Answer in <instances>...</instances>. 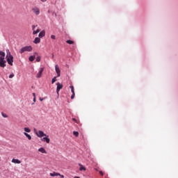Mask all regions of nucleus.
Segmentation results:
<instances>
[{"label":"nucleus","instance_id":"1","mask_svg":"<svg viewBox=\"0 0 178 178\" xmlns=\"http://www.w3.org/2000/svg\"><path fill=\"white\" fill-rule=\"evenodd\" d=\"M6 52V61L8 62V65H10V66H13V56L10 54L9 49H7Z\"/></svg>","mask_w":178,"mask_h":178},{"label":"nucleus","instance_id":"2","mask_svg":"<svg viewBox=\"0 0 178 178\" xmlns=\"http://www.w3.org/2000/svg\"><path fill=\"white\" fill-rule=\"evenodd\" d=\"M33 51V47L25 46L19 49V54H24V52H31Z\"/></svg>","mask_w":178,"mask_h":178},{"label":"nucleus","instance_id":"3","mask_svg":"<svg viewBox=\"0 0 178 178\" xmlns=\"http://www.w3.org/2000/svg\"><path fill=\"white\" fill-rule=\"evenodd\" d=\"M0 67H6V60L3 57H0Z\"/></svg>","mask_w":178,"mask_h":178},{"label":"nucleus","instance_id":"4","mask_svg":"<svg viewBox=\"0 0 178 178\" xmlns=\"http://www.w3.org/2000/svg\"><path fill=\"white\" fill-rule=\"evenodd\" d=\"M56 86H57L56 92H57V95H59V91H60V90L63 88V85L59 82H57Z\"/></svg>","mask_w":178,"mask_h":178},{"label":"nucleus","instance_id":"5","mask_svg":"<svg viewBox=\"0 0 178 178\" xmlns=\"http://www.w3.org/2000/svg\"><path fill=\"white\" fill-rule=\"evenodd\" d=\"M35 134L38 137L40 138L44 137V136H47V134L44 133L42 131H38V132H35Z\"/></svg>","mask_w":178,"mask_h":178},{"label":"nucleus","instance_id":"6","mask_svg":"<svg viewBox=\"0 0 178 178\" xmlns=\"http://www.w3.org/2000/svg\"><path fill=\"white\" fill-rule=\"evenodd\" d=\"M70 88L71 89V92L72 95H71V99H74V97L76 94L74 93V87L73 86H70Z\"/></svg>","mask_w":178,"mask_h":178},{"label":"nucleus","instance_id":"7","mask_svg":"<svg viewBox=\"0 0 178 178\" xmlns=\"http://www.w3.org/2000/svg\"><path fill=\"white\" fill-rule=\"evenodd\" d=\"M49 136L47 135V136H44V138H42L41 139L42 141H43V143H47V144H49V141H51V140L49 139V138H48Z\"/></svg>","mask_w":178,"mask_h":178},{"label":"nucleus","instance_id":"8","mask_svg":"<svg viewBox=\"0 0 178 178\" xmlns=\"http://www.w3.org/2000/svg\"><path fill=\"white\" fill-rule=\"evenodd\" d=\"M56 73L57 74V77H60V70L59 69V66L58 65H55Z\"/></svg>","mask_w":178,"mask_h":178},{"label":"nucleus","instance_id":"9","mask_svg":"<svg viewBox=\"0 0 178 178\" xmlns=\"http://www.w3.org/2000/svg\"><path fill=\"white\" fill-rule=\"evenodd\" d=\"M43 72H44V67H41L40 71L38 72L36 75L37 79H40L41 76H42Z\"/></svg>","mask_w":178,"mask_h":178},{"label":"nucleus","instance_id":"10","mask_svg":"<svg viewBox=\"0 0 178 178\" xmlns=\"http://www.w3.org/2000/svg\"><path fill=\"white\" fill-rule=\"evenodd\" d=\"M32 10L35 13V15H36L37 16H38V15H40V8L35 7V8H33L32 9Z\"/></svg>","mask_w":178,"mask_h":178},{"label":"nucleus","instance_id":"11","mask_svg":"<svg viewBox=\"0 0 178 178\" xmlns=\"http://www.w3.org/2000/svg\"><path fill=\"white\" fill-rule=\"evenodd\" d=\"M39 38H42V37H45V31H42L39 33L38 35Z\"/></svg>","mask_w":178,"mask_h":178},{"label":"nucleus","instance_id":"12","mask_svg":"<svg viewBox=\"0 0 178 178\" xmlns=\"http://www.w3.org/2000/svg\"><path fill=\"white\" fill-rule=\"evenodd\" d=\"M39 152H41L42 154H47V150L44 147H40L38 149Z\"/></svg>","mask_w":178,"mask_h":178},{"label":"nucleus","instance_id":"13","mask_svg":"<svg viewBox=\"0 0 178 178\" xmlns=\"http://www.w3.org/2000/svg\"><path fill=\"white\" fill-rule=\"evenodd\" d=\"M12 162L13 163H22V161H20V160L17 159H12Z\"/></svg>","mask_w":178,"mask_h":178},{"label":"nucleus","instance_id":"14","mask_svg":"<svg viewBox=\"0 0 178 178\" xmlns=\"http://www.w3.org/2000/svg\"><path fill=\"white\" fill-rule=\"evenodd\" d=\"M50 176L51 177H55V176H60V174L58 172H54L52 173H50Z\"/></svg>","mask_w":178,"mask_h":178},{"label":"nucleus","instance_id":"15","mask_svg":"<svg viewBox=\"0 0 178 178\" xmlns=\"http://www.w3.org/2000/svg\"><path fill=\"white\" fill-rule=\"evenodd\" d=\"M33 42L34 44H40V42H41V39L40 38H35Z\"/></svg>","mask_w":178,"mask_h":178},{"label":"nucleus","instance_id":"16","mask_svg":"<svg viewBox=\"0 0 178 178\" xmlns=\"http://www.w3.org/2000/svg\"><path fill=\"white\" fill-rule=\"evenodd\" d=\"M24 134L28 138V140H31V136L27 134V132H24Z\"/></svg>","mask_w":178,"mask_h":178},{"label":"nucleus","instance_id":"17","mask_svg":"<svg viewBox=\"0 0 178 178\" xmlns=\"http://www.w3.org/2000/svg\"><path fill=\"white\" fill-rule=\"evenodd\" d=\"M34 59H35V56H31L29 57L30 62H33Z\"/></svg>","mask_w":178,"mask_h":178},{"label":"nucleus","instance_id":"18","mask_svg":"<svg viewBox=\"0 0 178 178\" xmlns=\"http://www.w3.org/2000/svg\"><path fill=\"white\" fill-rule=\"evenodd\" d=\"M24 130L25 133H30L31 131V129H30V128H29V127H24Z\"/></svg>","mask_w":178,"mask_h":178},{"label":"nucleus","instance_id":"19","mask_svg":"<svg viewBox=\"0 0 178 178\" xmlns=\"http://www.w3.org/2000/svg\"><path fill=\"white\" fill-rule=\"evenodd\" d=\"M38 33H40V29H37L36 30L33 31V35H35V34H38Z\"/></svg>","mask_w":178,"mask_h":178},{"label":"nucleus","instance_id":"20","mask_svg":"<svg viewBox=\"0 0 178 178\" xmlns=\"http://www.w3.org/2000/svg\"><path fill=\"white\" fill-rule=\"evenodd\" d=\"M79 166H80L79 170H81V171H82V170H86V167L83 166V165L79 164Z\"/></svg>","mask_w":178,"mask_h":178},{"label":"nucleus","instance_id":"21","mask_svg":"<svg viewBox=\"0 0 178 178\" xmlns=\"http://www.w3.org/2000/svg\"><path fill=\"white\" fill-rule=\"evenodd\" d=\"M0 58H5V52L0 51Z\"/></svg>","mask_w":178,"mask_h":178},{"label":"nucleus","instance_id":"22","mask_svg":"<svg viewBox=\"0 0 178 178\" xmlns=\"http://www.w3.org/2000/svg\"><path fill=\"white\" fill-rule=\"evenodd\" d=\"M67 44H69L70 45H72V44H74V42L73 40H67L66 41Z\"/></svg>","mask_w":178,"mask_h":178},{"label":"nucleus","instance_id":"23","mask_svg":"<svg viewBox=\"0 0 178 178\" xmlns=\"http://www.w3.org/2000/svg\"><path fill=\"white\" fill-rule=\"evenodd\" d=\"M56 77H58V76H54L52 79H51V84H54V83H55V81H56Z\"/></svg>","mask_w":178,"mask_h":178},{"label":"nucleus","instance_id":"24","mask_svg":"<svg viewBox=\"0 0 178 178\" xmlns=\"http://www.w3.org/2000/svg\"><path fill=\"white\" fill-rule=\"evenodd\" d=\"M36 62H41V56H38L36 57Z\"/></svg>","mask_w":178,"mask_h":178},{"label":"nucleus","instance_id":"25","mask_svg":"<svg viewBox=\"0 0 178 178\" xmlns=\"http://www.w3.org/2000/svg\"><path fill=\"white\" fill-rule=\"evenodd\" d=\"M73 134L75 137H79V131H74Z\"/></svg>","mask_w":178,"mask_h":178},{"label":"nucleus","instance_id":"26","mask_svg":"<svg viewBox=\"0 0 178 178\" xmlns=\"http://www.w3.org/2000/svg\"><path fill=\"white\" fill-rule=\"evenodd\" d=\"M38 25H32V30L33 31H35V28L38 27Z\"/></svg>","mask_w":178,"mask_h":178},{"label":"nucleus","instance_id":"27","mask_svg":"<svg viewBox=\"0 0 178 178\" xmlns=\"http://www.w3.org/2000/svg\"><path fill=\"white\" fill-rule=\"evenodd\" d=\"M51 40H56V36L55 35H51Z\"/></svg>","mask_w":178,"mask_h":178},{"label":"nucleus","instance_id":"28","mask_svg":"<svg viewBox=\"0 0 178 178\" xmlns=\"http://www.w3.org/2000/svg\"><path fill=\"white\" fill-rule=\"evenodd\" d=\"M13 77H15V74L13 73L9 75V79H13Z\"/></svg>","mask_w":178,"mask_h":178},{"label":"nucleus","instance_id":"29","mask_svg":"<svg viewBox=\"0 0 178 178\" xmlns=\"http://www.w3.org/2000/svg\"><path fill=\"white\" fill-rule=\"evenodd\" d=\"M1 115L3 118H8V115L3 113H1Z\"/></svg>","mask_w":178,"mask_h":178},{"label":"nucleus","instance_id":"30","mask_svg":"<svg viewBox=\"0 0 178 178\" xmlns=\"http://www.w3.org/2000/svg\"><path fill=\"white\" fill-rule=\"evenodd\" d=\"M99 174L102 175V176H104V172H102V171H100Z\"/></svg>","mask_w":178,"mask_h":178},{"label":"nucleus","instance_id":"31","mask_svg":"<svg viewBox=\"0 0 178 178\" xmlns=\"http://www.w3.org/2000/svg\"><path fill=\"white\" fill-rule=\"evenodd\" d=\"M33 98H35V94L34 92L33 93Z\"/></svg>","mask_w":178,"mask_h":178},{"label":"nucleus","instance_id":"32","mask_svg":"<svg viewBox=\"0 0 178 178\" xmlns=\"http://www.w3.org/2000/svg\"><path fill=\"white\" fill-rule=\"evenodd\" d=\"M41 2H47V0H40Z\"/></svg>","mask_w":178,"mask_h":178},{"label":"nucleus","instance_id":"33","mask_svg":"<svg viewBox=\"0 0 178 178\" xmlns=\"http://www.w3.org/2000/svg\"><path fill=\"white\" fill-rule=\"evenodd\" d=\"M58 176H60V177H62V178L65 177L63 175H61L60 174V175H58Z\"/></svg>","mask_w":178,"mask_h":178},{"label":"nucleus","instance_id":"34","mask_svg":"<svg viewBox=\"0 0 178 178\" xmlns=\"http://www.w3.org/2000/svg\"><path fill=\"white\" fill-rule=\"evenodd\" d=\"M40 101L42 102V101H44V99L40 98Z\"/></svg>","mask_w":178,"mask_h":178},{"label":"nucleus","instance_id":"35","mask_svg":"<svg viewBox=\"0 0 178 178\" xmlns=\"http://www.w3.org/2000/svg\"><path fill=\"white\" fill-rule=\"evenodd\" d=\"M34 55H38V53L35 52V53H34Z\"/></svg>","mask_w":178,"mask_h":178},{"label":"nucleus","instance_id":"36","mask_svg":"<svg viewBox=\"0 0 178 178\" xmlns=\"http://www.w3.org/2000/svg\"><path fill=\"white\" fill-rule=\"evenodd\" d=\"M33 102H35V97H33Z\"/></svg>","mask_w":178,"mask_h":178},{"label":"nucleus","instance_id":"37","mask_svg":"<svg viewBox=\"0 0 178 178\" xmlns=\"http://www.w3.org/2000/svg\"><path fill=\"white\" fill-rule=\"evenodd\" d=\"M74 178H80V177H74Z\"/></svg>","mask_w":178,"mask_h":178},{"label":"nucleus","instance_id":"38","mask_svg":"<svg viewBox=\"0 0 178 178\" xmlns=\"http://www.w3.org/2000/svg\"><path fill=\"white\" fill-rule=\"evenodd\" d=\"M73 120H74V121H76V119L74 118Z\"/></svg>","mask_w":178,"mask_h":178}]
</instances>
